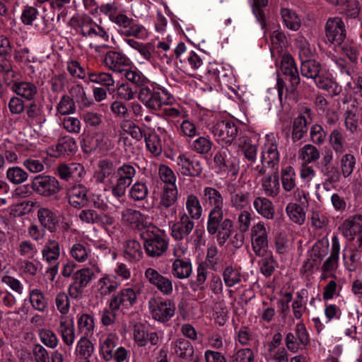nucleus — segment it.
I'll use <instances>...</instances> for the list:
<instances>
[{
    "instance_id": "25",
    "label": "nucleus",
    "mask_w": 362,
    "mask_h": 362,
    "mask_svg": "<svg viewBox=\"0 0 362 362\" xmlns=\"http://www.w3.org/2000/svg\"><path fill=\"white\" fill-rule=\"evenodd\" d=\"M332 249L329 257L323 262L321 270L323 272L329 274L332 278H336L334 274L338 268L339 258L340 252V243L339 238L337 235L332 237Z\"/></svg>"
},
{
    "instance_id": "41",
    "label": "nucleus",
    "mask_w": 362,
    "mask_h": 362,
    "mask_svg": "<svg viewBox=\"0 0 362 362\" xmlns=\"http://www.w3.org/2000/svg\"><path fill=\"white\" fill-rule=\"evenodd\" d=\"M277 171H274V175H266L260 180L262 189L269 197H276L280 192L279 178L276 174Z\"/></svg>"
},
{
    "instance_id": "60",
    "label": "nucleus",
    "mask_w": 362,
    "mask_h": 362,
    "mask_svg": "<svg viewBox=\"0 0 362 362\" xmlns=\"http://www.w3.org/2000/svg\"><path fill=\"white\" fill-rule=\"evenodd\" d=\"M300 72L302 76L314 80L321 72V64L311 59L303 60L301 62Z\"/></svg>"
},
{
    "instance_id": "2",
    "label": "nucleus",
    "mask_w": 362,
    "mask_h": 362,
    "mask_svg": "<svg viewBox=\"0 0 362 362\" xmlns=\"http://www.w3.org/2000/svg\"><path fill=\"white\" fill-rule=\"evenodd\" d=\"M137 97L146 107L153 111H158L174 101L165 90L149 83L139 89Z\"/></svg>"
},
{
    "instance_id": "17",
    "label": "nucleus",
    "mask_w": 362,
    "mask_h": 362,
    "mask_svg": "<svg viewBox=\"0 0 362 362\" xmlns=\"http://www.w3.org/2000/svg\"><path fill=\"white\" fill-rule=\"evenodd\" d=\"M214 162L220 171H228L233 175H236L239 171L238 160L232 156L227 148L221 147L216 152Z\"/></svg>"
},
{
    "instance_id": "10",
    "label": "nucleus",
    "mask_w": 362,
    "mask_h": 362,
    "mask_svg": "<svg viewBox=\"0 0 362 362\" xmlns=\"http://www.w3.org/2000/svg\"><path fill=\"white\" fill-rule=\"evenodd\" d=\"M261 163L267 168L273 171H277L280 161V154L278 149V144L274 134H267L265 136V141L261 151Z\"/></svg>"
},
{
    "instance_id": "49",
    "label": "nucleus",
    "mask_w": 362,
    "mask_h": 362,
    "mask_svg": "<svg viewBox=\"0 0 362 362\" xmlns=\"http://www.w3.org/2000/svg\"><path fill=\"white\" fill-rule=\"evenodd\" d=\"M58 332L65 345L71 346L76 339V332L73 323L69 324L65 320V317H60Z\"/></svg>"
},
{
    "instance_id": "29",
    "label": "nucleus",
    "mask_w": 362,
    "mask_h": 362,
    "mask_svg": "<svg viewBox=\"0 0 362 362\" xmlns=\"http://www.w3.org/2000/svg\"><path fill=\"white\" fill-rule=\"evenodd\" d=\"M358 110L359 103L354 100L348 105L344 114V127L351 134H356L359 127Z\"/></svg>"
},
{
    "instance_id": "46",
    "label": "nucleus",
    "mask_w": 362,
    "mask_h": 362,
    "mask_svg": "<svg viewBox=\"0 0 362 362\" xmlns=\"http://www.w3.org/2000/svg\"><path fill=\"white\" fill-rule=\"evenodd\" d=\"M327 249L321 244H315L312 248L310 258H308L301 268L302 272H308L311 271L315 265L320 262L327 255Z\"/></svg>"
},
{
    "instance_id": "38",
    "label": "nucleus",
    "mask_w": 362,
    "mask_h": 362,
    "mask_svg": "<svg viewBox=\"0 0 362 362\" xmlns=\"http://www.w3.org/2000/svg\"><path fill=\"white\" fill-rule=\"evenodd\" d=\"M329 145L331 147L332 152L337 154L344 153L347 148V143L346 141V134L342 129L339 128L334 129L329 134L328 136Z\"/></svg>"
},
{
    "instance_id": "42",
    "label": "nucleus",
    "mask_w": 362,
    "mask_h": 362,
    "mask_svg": "<svg viewBox=\"0 0 362 362\" xmlns=\"http://www.w3.org/2000/svg\"><path fill=\"white\" fill-rule=\"evenodd\" d=\"M172 262V275L180 280L188 279L192 274L191 259L184 260H170Z\"/></svg>"
},
{
    "instance_id": "22",
    "label": "nucleus",
    "mask_w": 362,
    "mask_h": 362,
    "mask_svg": "<svg viewBox=\"0 0 362 362\" xmlns=\"http://www.w3.org/2000/svg\"><path fill=\"white\" fill-rule=\"evenodd\" d=\"M103 63L109 69L115 72L122 73L130 64V60L124 54L111 50L106 52Z\"/></svg>"
},
{
    "instance_id": "44",
    "label": "nucleus",
    "mask_w": 362,
    "mask_h": 362,
    "mask_svg": "<svg viewBox=\"0 0 362 362\" xmlns=\"http://www.w3.org/2000/svg\"><path fill=\"white\" fill-rule=\"evenodd\" d=\"M253 206L257 213L264 218L272 220L274 217L275 209L273 203L267 197H257L253 201Z\"/></svg>"
},
{
    "instance_id": "3",
    "label": "nucleus",
    "mask_w": 362,
    "mask_h": 362,
    "mask_svg": "<svg viewBox=\"0 0 362 362\" xmlns=\"http://www.w3.org/2000/svg\"><path fill=\"white\" fill-rule=\"evenodd\" d=\"M233 227V221L229 218H225L223 211L211 218L207 217L206 231L211 235L216 234V240L221 247L232 235Z\"/></svg>"
},
{
    "instance_id": "32",
    "label": "nucleus",
    "mask_w": 362,
    "mask_h": 362,
    "mask_svg": "<svg viewBox=\"0 0 362 362\" xmlns=\"http://www.w3.org/2000/svg\"><path fill=\"white\" fill-rule=\"evenodd\" d=\"M89 265L90 267L78 269L72 276L73 281L86 287L95 276L101 272V268L98 261H92Z\"/></svg>"
},
{
    "instance_id": "45",
    "label": "nucleus",
    "mask_w": 362,
    "mask_h": 362,
    "mask_svg": "<svg viewBox=\"0 0 362 362\" xmlns=\"http://www.w3.org/2000/svg\"><path fill=\"white\" fill-rule=\"evenodd\" d=\"M124 257L131 262H137L143 257L140 243L135 240H128L123 245Z\"/></svg>"
},
{
    "instance_id": "21",
    "label": "nucleus",
    "mask_w": 362,
    "mask_h": 362,
    "mask_svg": "<svg viewBox=\"0 0 362 362\" xmlns=\"http://www.w3.org/2000/svg\"><path fill=\"white\" fill-rule=\"evenodd\" d=\"M178 199V189L177 185H164L160 194L158 209L161 212L169 210L172 216L176 213L173 206Z\"/></svg>"
},
{
    "instance_id": "53",
    "label": "nucleus",
    "mask_w": 362,
    "mask_h": 362,
    "mask_svg": "<svg viewBox=\"0 0 362 362\" xmlns=\"http://www.w3.org/2000/svg\"><path fill=\"white\" fill-rule=\"evenodd\" d=\"M304 207L305 206H301L297 202H289L286 206V213L292 222L302 225L306 216Z\"/></svg>"
},
{
    "instance_id": "35",
    "label": "nucleus",
    "mask_w": 362,
    "mask_h": 362,
    "mask_svg": "<svg viewBox=\"0 0 362 362\" xmlns=\"http://www.w3.org/2000/svg\"><path fill=\"white\" fill-rule=\"evenodd\" d=\"M69 255L78 263L97 261L92 252V249L87 243H76L73 244L69 250Z\"/></svg>"
},
{
    "instance_id": "50",
    "label": "nucleus",
    "mask_w": 362,
    "mask_h": 362,
    "mask_svg": "<svg viewBox=\"0 0 362 362\" xmlns=\"http://www.w3.org/2000/svg\"><path fill=\"white\" fill-rule=\"evenodd\" d=\"M308 118L305 115H299L293 119L291 132V139L293 142L304 138L308 131Z\"/></svg>"
},
{
    "instance_id": "62",
    "label": "nucleus",
    "mask_w": 362,
    "mask_h": 362,
    "mask_svg": "<svg viewBox=\"0 0 362 362\" xmlns=\"http://www.w3.org/2000/svg\"><path fill=\"white\" fill-rule=\"evenodd\" d=\"M128 195L134 202L144 201L148 195V188L145 182H136L131 186Z\"/></svg>"
},
{
    "instance_id": "39",
    "label": "nucleus",
    "mask_w": 362,
    "mask_h": 362,
    "mask_svg": "<svg viewBox=\"0 0 362 362\" xmlns=\"http://www.w3.org/2000/svg\"><path fill=\"white\" fill-rule=\"evenodd\" d=\"M76 324L78 333L81 337H92L95 329V318L89 313H79L76 316Z\"/></svg>"
},
{
    "instance_id": "6",
    "label": "nucleus",
    "mask_w": 362,
    "mask_h": 362,
    "mask_svg": "<svg viewBox=\"0 0 362 362\" xmlns=\"http://www.w3.org/2000/svg\"><path fill=\"white\" fill-rule=\"evenodd\" d=\"M136 174L135 167L124 163L116 169L115 179L110 181L113 197L120 198L125 195L127 189L132 185Z\"/></svg>"
},
{
    "instance_id": "28",
    "label": "nucleus",
    "mask_w": 362,
    "mask_h": 362,
    "mask_svg": "<svg viewBox=\"0 0 362 362\" xmlns=\"http://www.w3.org/2000/svg\"><path fill=\"white\" fill-rule=\"evenodd\" d=\"M84 174V167L77 163H60L57 168V175L66 181L79 180Z\"/></svg>"
},
{
    "instance_id": "63",
    "label": "nucleus",
    "mask_w": 362,
    "mask_h": 362,
    "mask_svg": "<svg viewBox=\"0 0 362 362\" xmlns=\"http://www.w3.org/2000/svg\"><path fill=\"white\" fill-rule=\"evenodd\" d=\"M212 146L213 142L209 136H199L192 141L191 148L198 154L206 155L211 151Z\"/></svg>"
},
{
    "instance_id": "37",
    "label": "nucleus",
    "mask_w": 362,
    "mask_h": 362,
    "mask_svg": "<svg viewBox=\"0 0 362 362\" xmlns=\"http://www.w3.org/2000/svg\"><path fill=\"white\" fill-rule=\"evenodd\" d=\"M98 170L95 172L93 177L98 183H106L110 186V181L115 179L116 169L113 163L107 160L100 161Z\"/></svg>"
},
{
    "instance_id": "19",
    "label": "nucleus",
    "mask_w": 362,
    "mask_h": 362,
    "mask_svg": "<svg viewBox=\"0 0 362 362\" xmlns=\"http://www.w3.org/2000/svg\"><path fill=\"white\" fill-rule=\"evenodd\" d=\"M194 221L185 214H180L178 221L170 226L171 236L178 241L187 239L194 228Z\"/></svg>"
},
{
    "instance_id": "52",
    "label": "nucleus",
    "mask_w": 362,
    "mask_h": 362,
    "mask_svg": "<svg viewBox=\"0 0 362 362\" xmlns=\"http://www.w3.org/2000/svg\"><path fill=\"white\" fill-rule=\"evenodd\" d=\"M70 94V97L76 100L80 108L88 107L94 104L93 99L87 95L84 88L80 84L73 86Z\"/></svg>"
},
{
    "instance_id": "13",
    "label": "nucleus",
    "mask_w": 362,
    "mask_h": 362,
    "mask_svg": "<svg viewBox=\"0 0 362 362\" xmlns=\"http://www.w3.org/2000/svg\"><path fill=\"white\" fill-rule=\"evenodd\" d=\"M75 30L78 34L84 37L94 38L99 37L105 41H107L109 38L107 31L87 15L78 18Z\"/></svg>"
},
{
    "instance_id": "27",
    "label": "nucleus",
    "mask_w": 362,
    "mask_h": 362,
    "mask_svg": "<svg viewBox=\"0 0 362 362\" xmlns=\"http://www.w3.org/2000/svg\"><path fill=\"white\" fill-rule=\"evenodd\" d=\"M146 219V216L132 208H126L121 211V221L123 225L133 229L141 230L144 228Z\"/></svg>"
},
{
    "instance_id": "12",
    "label": "nucleus",
    "mask_w": 362,
    "mask_h": 362,
    "mask_svg": "<svg viewBox=\"0 0 362 362\" xmlns=\"http://www.w3.org/2000/svg\"><path fill=\"white\" fill-rule=\"evenodd\" d=\"M218 142L231 145L238 135L239 127L232 121H220L209 127Z\"/></svg>"
},
{
    "instance_id": "43",
    "label": "nucleus",
    "mask_w": 362,
    "mask_h": 362,
    "mask_svg": "<svg viewBox=\"0 0 362 362\" xmlns=\"http://www.w3.org/2000/svg\"><path fill=\"white\" fill-rule=\"evenodd\" d=\"M314 81L319 88L327 91L332 96L338 95L341 92V87L323 73L320 72Z\"/></svg>"
},
{
    "instance_id": "18",
    "label": "nucleus",
    "mask_w": 362,
    "mask_h": 362,
    "mask_svg": "<svg viewBox=\"0 0 362 362\" xmlns=\"http://www.w3.org/2000/svg\"><path fill=\"white\" fill-rule=\"evenodd\" d=\"M325 35L329 42L341 45L346 37L343 21L339 17L329 18L325 24Z\"/></svg>"
},
{
    "instance_id": "56",
    "label": "nucleus",
    "mask_w": 362,
    "mask_h": 362,
    "mask_svg": "<svg viewBox=\"0 0 362 362\" xmlns=\"http://www.w3.org/2000/svg\"><path fill=\"white\" fill-rule=\"evenodd\" d=\"M37 217L43 227L47 228L50 232L55 231L58 218L53 211L47 208H40L37 211Z\"/></svg>"
},
{
    "instance_id": "58",
    "label": "nucleus",
    "mask_w": 362,
    "mask_h": 362,
    "mask_svg": "<svg viewBox=\"0 0 362 362\" xmlns=\"http://www.w3.org/2000/svg\"><path fill=\"white\" fill-rule=\"evenodd\" d=\"M223 279L227 287H233L242 281L243 275L240 269L228 265L223 269Z\"/></svg>"
},
{
    "instance_id": "16",
    "label": "nucleus",
    "mask_w": 362,
    "mask_h": 362,
    "mask_svg": "<svg viewBox=\"0 0 362 362\" xmlns=\"http://www.w3.org/2000/svg\"><path fill=\"white\" fill-rule=\"evenodd\" d=\"M317 168L329 183H337L340 181L341 173L334 163V153L330 148H327L324 151Z\"/></svg>"
},
{
    "instance_id": "34",
    "label": "nucleus",
    "mask_w": 362,
    "mask_h": 362,
    "mask_svg": "<svg viewBox=\"0 0 362 362\" xmlns=\"http://www.w3.org/2000/svg\"><path fill=\"white\" fill-rule=\"evenodd\" d=\"M339 229L346 238L353 239L354 235L362 233V215H354L346 219Z\"/></svg>"
},
{
    "instance_id": "24",
    "label": "nucleus",
    "mask_w": 362,
    "mask_h": 362,
    "mask_svg": "<svg viewBox=\"0 0 362 362\" xmlns=\"http://www.w3.org/2000/svg\"><path fill=\"white\" fill-rule=\"evenodd\" d=\"M11 90L20 98L32 101L38 93V88L35 83L28 81L17 80L11 83Z\"/></svg>"
},
{
    "instance_id": "15",
    "label": "nucleus",
    "mask_w": 362,
    "mask_h": 362,
    "mask_svg": "<svg viewBox=\"0 0 362 362\" xmlns=\"http://www.w3.org/2000/svg\"><path fill=\"white\" fill-rule=\"evenodd\" d=\"M147 281L163 296H171L173 293V281L171 277L164 276L156 269L148 267L144 272Z\"/></svg>"
},
{
    "instance_id": "61",
    "label": "nucleus",
    "mask_w": 362,
    "mask_h": 362,
    "mask_svg": "<svg viewBox=\"0 0 362 362\" xmlns=\"http://www.w3.org/2000/svg\"><path fill=\"white\" fill-rule=\"evenodd\" d=\"M240 148L245 159L251 163L256 161L257 155V146L252 143L247 137H242L240 141Z\"/></svg>"
},
{
    "instance_id": "20",
    "label": "nucleus",
    "mask_w": 362,
    "mask_h": 362,
    "mask_svg": "<svg viewBox=\"0 0 362 362\" xmlns=\"http://www.w3.org/2000/svg\"><path fill=\"white\" fill-rule=\"evenodd\" d=\"M138 294L136 286L126 287L114 294L110 300L119 309H129L136 303Z\"/></svg>"
},
{
    "instance_id": "9",
    "label": "nucleus",
    "mask_w": 362,
    "mask_h": 362,
    "mask_svg": "<svg viewBox=\"0 0 362 362\" xmlns=\"http://www.w3.org/2000/svg\"><path fill=\"white\" fill-rule=\"evenodd\" d=\"M42 258L49 267L46 273L49 276L50 280L53 281L58 274L60 257L59 243L53 239H49L44 245L42 251Z\"/></svg>"
},
{
    "instance_id": "1",
    "label": "nucleus",
    "mask_w": 362,
    "mask_h": 362,
    "mask_svg": "<svg viewBox=\"0 0 362 362\" xmlns=\"http://www.w3.org/2000/svg\"><path fill=\"white\" fill-rule=\"evenodd\" d=\"M222 267V260L218 255V247L215 244L209 245L205 259L199 262L197 267L195 279L190 281L189 284L191 290L193 291H204L205 283L209 276V269L218 272Z\"/></svg>"
},
{
    "instance_id": "51",
    "label": "nucleus",
    "mask_w": 362,
    "mask_h": 362,
    "mask_svg": "<svg viewBox=\"0 0 362 362\" xmlns=\"http://www.w3.org/2000/svg\"><path fill=\"white\" fill-rule=\"evenodd\" d=\"M280 179L283 189L291 192L296 188V173L292 166H286L281 169Z\"/></svg>"
},
{
    "instance_id": "23",
    "label": "nucleus",
    "mask_w": 362,
    "mask_h": 362,
    "mask_svg": "<svg viewBox=\"0 0 362 362\" xmlns=\"http://www.w3.org/2000/svg\"><path fill=\"white\" fill-rule=\"evenodd\" d=\"M281 70L291 83V87L286 89V92H293L300 83V77L294 59L290 54L283 56Z\"/></svg>"
},
{
    "instance_id": "11",
    "label": "nucleus",
    "mask_w": 362,
    "mask_h": 362,
    "mask_svg": "<svg viewBox=\"0 0 362 362\" xmlns=\"http://www.w3.org/2000/svg\"><path fill=\"white\" fill-rule=\"evenodd\" d=\"M30 186L36 194L44 197L53 196L61 189L60 184L55 177L42 174L35 176Z\"/></svg>"
},
{
    "instance_id": "59",
    "label": "nucleus",
    "mask_w": 362,
    "mask_h": 362,
    "mask_svg": "<svg viewBox=\"0 0 362 362\" xmlns=\"http://www.w3.org/2000/svg\"><path fill=\"white\" fill-rule=\"evenodd\" d=\"M89 337H81L76 344V353L81 357L83 361H90L89 358L95 350L93 343L88 339Z\"/></svg>"
},
{
    "instance_id": "14",
    "label": "nucleus",
    "mask_w": 362,
    "mask_h": 362,
    "mask_svg": "<svg viewBox=\"0 0 362 362\" xmlns=\"http://www.w3.org/2000/svg\"><path fill=\"white\" fill-rule=\"evenodd\" d=\"M201 200L204 205L210 207L208 217L215 216L223 211L224 198L216 188L206 186L200 193Z\"/></svg>"
},
{
    "instance_id": "47",
    "label": "nucleus",
    "mask_w": 362,
    "mask_h": 362,
    "mask_svg": "<svg viewBox=\"0 0 362 362\" xmlns=\"http://www.w3.org/2000/svg\"><path fill=\"white\" fill-rule=\"evenodd\" d=\"M87 83H94L99 84L107 90L114 87L115 81L110 73L103 71H90L88 72Z\"/></svg>"
},
{
    "instance_id": "57",
    "label": "nucleus",
    "mask_w": 362,
    "mask_h": 362,
    "mask_svg": "<svg viewBox=\"0 0 362 362\" xmlns=\"http://www.w3.org/2000/svg\"><path fill=\"white\" fill-rule=\"evenodd\" d=\"M281 16L284 25L289 30L296 31L301 26V20L297 13L290 8H281Z\"/></svg>"
},
{
    "instance_id": "5",
    "label": "nucleus",
    "mask_w": 362,
    "mask_h": 362,
    "mask_svg": "<svg viewBox=\"0 0 362 362\" xmlns=\"http://www.w3.org/2000/svg\"><path fill=\"white\" fill-rule=\"evenodd\" d=\"M141 237L146 253L151 257L161 256L168 248V241L156 227L147 228Z\"/></svg>"
},
{
    "instance_id": "55",
    "label": "nucleus",
    "mask_w": 362,
    "mask_h": 362,
    "mask_svg": "<svg viewBox=\"0 0 362 362\" xmlns=\"http://www.w3.org/2000/svg\"><path fill=\"white\" fill-rule=\"evenodd\" d=\"M29 300L32 308L39 312H45L48 308V300L44 293L39 288H34L29 292Z\"/></svg>"
},
{
    "instance_id": "7",
    "label": "nucleus",
    "mask_w": 362,
    "mask_h": 362,
    "mask_svg": "<svg viewBox=\"0 0 362 362\" xmlns=\"http://www.w3.org/2000/svg\"><path fill=\"white\" fill-rule=\"evenodd\" d=\"M148 308L152 318L160 322H168L175 315V305L169 299L152 296L148 301Z\"/></svg>"
},
{
    "instance_id": "26",
    "label": "nucleus",
    "mask_w": 362,
    "mask_h": 362,
    "mask_svg": "<svg viewBox=\"0 0 362 362\" xmlns=\"http://www.w3.org/2000/svg\"><path fill=\"white\" fill-rule=\"evenodd\" d=\"M49 151L52 157H65L74 153L77 151V145L74 138L65 136L59 138L57 144L49 148Z\"/></svg>"
},
{
    "instance_id": "4",
    "label": "nucleus",
    "mask_w": 362,
    "mask_h": 362,
    "mask_svg": "<svg viewBox=\"0 0 362 362\" xmlns=\"http://www.w3.org/2000/svg\"><path fill=\"white\" fill-rule=\"evenodd\" d=\"M109 18L119 28L120 35L124 37H134L140 40H145L148 36V32L144 25L136 23L132 18L124 13L111 14Z\"/></svg>"
},
{
    "instance_id": "31",
    "label": "nucleus",
    "mask_w": 362,
    "mask_h": 362,
    "mask_svg": "<svg viewBox=\"0 0 362 362\" xmlns=\"http://www.w3.org/2000/svg\"><path fill=\"white\" fill-rule=\"evenodd\" d=\"M229 202L231 208L237 211L243 210L250 206V193L236 188L234 186L228 188Z\"/></svg>"
},
{
    "instance_id": "8",
    "label": "nucleus",
    "mask_w": 362,
    "mask_h": 362,
    "mask_svg": "<svg viewBox=\"0 0 362 362\" xmlns=\"http://www.w3.org/2000/svg\"><path fill=\"white\" fill-rule=\"evenodd\" d=\"M270 227L263 221L253 225L250 230L251 246L257 256H265L269 248Z\"/></svg>"
},
{
    "instance_id": "48",
    "label": "nucleus",
    "mask_w": 362,
    "mask_h": 362,
    "mask_svg": "<svg viewBox=\"0 0 362 362\" xmlns=\"http://www.w3.org/2000/svg\"><path fill=\"white\" fill-rule=\"evenodd\" d=\"M320 149L313 144H307L302 146L298 152V159L304 164L317 162L320 158Z\"/></svg>"
},
{
    "instance_id": "36",
    "label": "nucleus",
    "mask_w": 362,
    "mask_h": 362,
    "mask_svg": "<svg viewBox=\"0 0 362 362\" xmlns=\"http://www.w3.org/2000/svg\"><path fill=\"white\" fill-rule=\"evenodd\" d=\"M67 197L71 206L76 209H81L88 202L87 189L82 185L72 186L67 192Z\"/></svg>"
},
{
    "instance_id": "33",
    "label": "nucleus",
    "mask_w": 362,
    "mask_h": 362,
    "mask_svg": "<svg viewBox=\"0 0 362 362\" xmlns=\"http://www.w3.org/2000/svg\"><path fill=\"white\" fill-rule=\"evenodd\" d=\"M184 206L185 211L182 212V214H185L188 217L197 221L199 220L203 215V207L199 198L193 193H189L184 198Z\"/></svg>"
},
{
    "instance_id": "30",
    "label": "nucleus",
    "mask_w": 362,
    "mask_h": 362,
    "mask_svg": "<svg viewBox=\"0 0 362 362\" xmlns=\"http://www.w3.org/2000/svg\"><path fill=\"white\" fill-rule=\"evenodd\" d=\"M176 163L183 175L195 177L202 172V167L199 160L192 159L184 154L177 156Z\"/></svg>"
},
{
    "instance_id": "64",
    "label": "nucleus",
    "mask_w": 362,
    "mask_h": 362,
    "mask_svg": "<svg viewBox=\"0 0 362 362\" xmlns=\"http://www.w3.org/2000/svg\"><path fill=\"white\" fill-rule=\"evenodd\" d=\"M118 287L116 281L111 279L108 274H104L96 282V288L102 296L110 295Z\"/></svg>"
},
{
    "instance_id": "54",
    "label": "nucleus",
    "mask_w": 362,
    "mask_h": 362,
    "mask_svg": "<svg viewBox=\"0 0 362 362\" xmlns=\"http://www.w3.org/2000/svg\"><path fill=\"white\" fill-rule=\"evenodd\" d=\"M173 349L177 356L185 360L190 359L194 354V347L192 344L182 338L173 342Z\"/></svg>"
},
{
    "instance_id": "40",
    "label": "nucleus",
    "mask_w": 362,
    "mask_h": 362,
    "mask_svg": "<svg viewBox=\"0 0 362 362\" xmlns=\"http://www.w3.org/2000/svg\"><path fill=\"white\" fill-rule=\"evenodd\" d=\"M117 341L118 337L115 333H109L100 337V351L105 361H110L112 360V353Z\"/></svg>"
}]
</instances>
